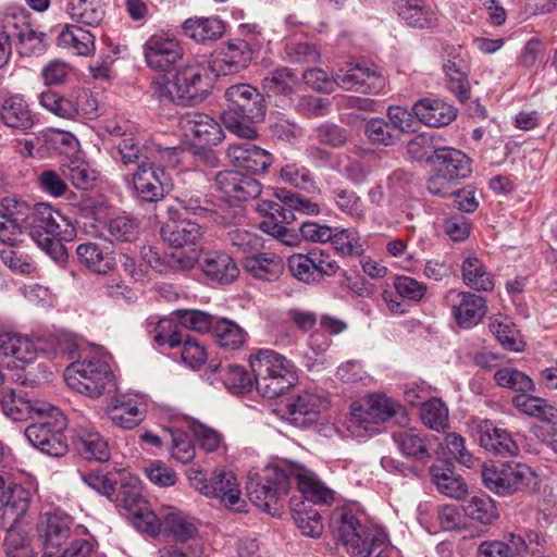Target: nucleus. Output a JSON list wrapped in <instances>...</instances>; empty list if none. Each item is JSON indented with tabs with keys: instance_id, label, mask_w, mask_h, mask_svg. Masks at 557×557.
Returning <instances> with one entry per match:
<instances>
[{
	"instance_id": "17",
	"label": "nucleus",
	"mask_w": 557,
	"mask_h": 557,
	"mask_svg": "<svg viewBox=\"0 0 557 557\" xmlns=\"http://www.w3.org/2000/svg\"><path fill=\"white\" fill-rule=\"evenodd\" d=\"M146 63L154 71L166 72L183 57L178 40L166 34H154L144 45Z\"/></svg>"
},
{
	"instance_id": "52",
	"label": "nucleus",
	"mask_w": 557,
	"mask_h": 557,
	"mask_svg": "<svg viewBox=\"0 0 557 557\" xmlns=\"http://www.w3.org/2000/svg\"><path fill=\"white\" fill-rule=\"evenodd\" d=\"M490 331L499 342V344L508 350L522 351L524 344L519 337L518 330L509 322H503L499 319H491L488 323Z\"/></svg>"
},
{
	"instance_id": "36",
	"label": "nucleus",
	"mask_w": 557,
	"mask_h": 557,
	"mask_svg": "<svg viewBox=\"0 0 557 557\" xmlns=\"http://www.w3.org/2000/svg\"><path fill=\"white\" fill-rule=\"evenodd\" d=\"M78 261L90 271L107 274L115 264L113 252L104 249L100 244L86 242L76 247Z\"/></svg>"
},
{
	"instance_id": "60",
	"label": "nucleus",
	"mask_w": 557,
	"mask_h": 557,
	"mask_svg": "<svg viewBox=\"0 0 557 557\" xmlns=\"http://www.w3.org/2000/svg\"><path fill=\"white\" fill-rule=\"evenodd\" d=\"M440 148L434 145V139L428 134H419L407 144V152L416 161H425L433 165L435 152Z\"/></svg>"
},
{
	"instance_id": "37",
	"label": "nucleus",
	"mask_w": 557,
	"mask_h": 557,
	"mask_svg": "<svg viewBox=\"0 0 557 557\" xmlns=\"http://www.w3.org/2000/svg\"><path fill=\"white\" fill-rule=\"evenodd\" d=\"M202 272L221 284L232 283L238 275V268L231 256L220 251L209 252L201 261Z\"/></svg>"
},
{
	"instance_id": "40",
	"label": "nucleus",
	"mask_w": 557,
	"mask_h": 557,
	"mask_svg": "<svg viewBox=\"0 0 557 557\" xmlns=\"http://www.w3.org/2000/svg\"><path fill=\"white\" fill-rule=\"evenodd\" d=\"M461 276L463 283L471 289L488 292L494 288L493 275L487 271L485 264L476 257H467L461 264Z\"/></svg>"
},
{
	"instance_id": "9",
	"label": "nucleus",
	"mask_w": 557,
	"mask_h": 557,
	"mask_svg": "<svg viewBox=\"0 0 557 557\" xmlns=\"http://www.w3.org/2000/svg\"><path fill=\"white\" fill-rule=\"evenodd\" d=\"M37 416L39 421L25 429V436L29 443L49 456L65 455L67 451V443L63 433L67 426L65 416L53 406H47L46 411Z\"/></svg>"
},
{
	"instance_id": "49",
	"label": "nucleus",
	"mask_w": 557,
	"mask_h": 557,
	"mask_svg": "<svg viewBox=\"0 0 557 557\" xmlns=\"http://www.w3.org/2000/svg\"><path fill=\"white\" fill-rule=\"evenodd\" d=\"M366 136L372 145L389 147L399 139V134L395 131V126L389 125L382 117H373L366 124Z\"/></svg>"
},
{
	"instance_id": "14",
	"label": "nucleus",
	"mask_w": 557,
	"mask_h": 557,
	"mask_svg": "<svg viewBox=\"0 0 557 557\" xmlns=\"http://www.w3.org/2000/svg\"><path fill=\"white\" fill-rule=\"evenodd\" d=\"M396 407L397 405L385 395H372L363 406L352 408L348 429L357 435L361 434V430L372 434L379 424L395 416Z\"/></svg>"
},
{
	"instance_id": "32",
	"label": "nucleus",
	"mask_w": 557,
	"mask_h": 557,
	"mask_svg": "<svg viewBox=\"0 0 557 557\" xmlns=\"http://www.w3.org/2000/svg\"><path fill=\"white\" fill-rule=\"evenodd\" d=\"M162 239L171 247L180 249L196 246L202 235V227L190 220L166 221L160 228Z\"/></svg>"
},
{
	"instance_id": "22",
	"label": "nucleus",
	"mask_w": 557,
	"mask_h": 557,
	"mask_svg": "<svg viewBox=\"0 0 557 557\" xmlns=\"http://www.w3.org/2000/svg\"><path fill=\"white\" fill-rule=\"evenodd\" d=\"M214 182L220 191L238 201L253 199L261 193V184L239 171H221L215 174Z\"/></svg>"
},
{
	"instance_id": "59",
	"label": "nucleus",
	"mask_w": 557,
	"mask_h": 557,
	"mask_svg": "<svg viewBox=\"0 0 557 557\" xmlns=\"http://www.w3.org/2000/svg\"><path fill=\"white\" fill-rule=\"evenodd\" d=\"M18 51L24 55L41 54L47 49L46 34L24 24L17 34Z\"/></svg>"
},
{
	"instance_id": "46",
	"label": "nucleus",
	"mask_w": 557,
	"mask_h": 557,
	"mask_svg": "<svg viewBox=\"0 0 557 557\" xmlns=\"http://www.w3.org/2000/svg\"><path fill=\"white\" fill-rule=\"evenodd\" d=\"M336 208L355 222L366 220L367 210L362 199L352 190L337 188L332 191Z\"/></svg>"
},
{
	"instance_id": "45",
	"label": "nucleus",
	"mask_w": 557,
	"mask_h": 557,
	"mask_svg": "<svg viewBox=\"0 0 557 557\" xmlns=\"http://www.w3.org/2000/svg\"><path fill=\"white\" fill-rule=\"evenodd\" d=\"M494 380L498 386L511 389L517 394L533 393L535 391L533 380L513 367L498 369L494 374Z\"/></svg>"
},
{
	"instance_id": "13",
	"label": "nucleus",
	"mask_w": 557,
	"mask_h": 557,
	"mask_svg": "<svg viewBox=\"0 0 557 557\" xmlns=\"http://www.w3.org/2000/svg\"><path fill=\"white\" fill-rule=\"evenodd\" d=\"M32 495L28 490L17 484L12 475L1 470L0 473V528L16 525L27 512Z\"/></svg>"
},
{
	"instance_id": "33",
	"label": "nucleus",
	"mask_w": 557,
	"mask_h": 557,
	"mask_svg": "<svg viewBox=\"0 0 557 557\" xmlns=\"http://www.w3.org/2000/svg\"><path fill=\"white\" fill-rule=\"evenodd\" d=\"M186 475L190 485L206 497H213L216 493H221L218 485L223 482V480L226 481V486L231 488L228 490V497H224V499L230 502V499L236 497V495H234L236 491L234 490L235 484L232 471L223 468L215 469L208 481L206 474L199 468L191 467L187 470Z\"/></svg>"
},
{
	"instance_id": "64",
	"label": "nucleus",
	"mask_w": 557,
	"mask_h": 557,
	"mask_svg": "<svg viewBox=\"0 0 557 557\" xmlns=\"http://www.w3.org/2000/svg\"><path fill=\"white\" fill-rule=\"evenodd\" d=\"M1 260L12 271L28 274L34 270L32 258L17 245L1 250Z\"/></svg>"
},
{
	"instance_id": "1",
	"label": "nucleus",
	"mask_w": 557,
	"mask_h": 557,
	"mask_svg": "<svg viewBox=\"0 0 557 557\" xmlns=\"http://www.w3.org/2000/svg\"><path fill=\"white\" fill-rule=\"evenodd\" d=\"M208 67L199 62L187 63L171 75H159L151 83L152 95L160 102L193 106L209 91Z\"/></svg>"
},
{
	"instance_id": "31",
	"label": "nucleus",
	"mask_w": 557,
	"mask_h": 557,
	"mask_svg": "<svg viewBox=\"0 0 557 557\" xmlns=\"http://www.w3.org/2000/svg\"><path fill=\"white\" fill-rule=\"evenodd\" d=\"M395 10L413 28L431 29L438 24L436 12L425 0H395Z\"/></svg>"
},
{
	"instance_id": "63",
	"label": "nucleus",
	"mask_w": 557,
	"mask_h": 557,
	"mask_svg": "<svg viewBox=\"0 0 557 557\" xmlns=\"http://www.w3.org/2000/svg\"><path fill=\"white\" fill-rule=\"evenodd\" d=\"M14 527L2 528L7 531L4 537V550L8 557H33V550L28 539Z\"/></svg>"
},
{
	"instance_id": "34",
	"label": "nucleus",
	"mask_w": 557,
	"mask_h": 557,
	"mask_svg": "<svg viewBox=\"0 0 557 557\" xmlns=\"http://www.w3.org/2000/svg\"><path fill=\"white\" fill-rule=\"evenodd\" d=\"M244 269L255 278L264 282L276 281L284 272V260L274 252H258L246 256Z\"/></svg>"
},
{
	"instance_id": "30",
	"label": "nucleus",
	"mask_w": 557,
	"mask_h": 557,
	"mask_svg": "<svg viewBox=\"0 0 557 557\" xmlns=\"http://www.w3.org/2000/svg\"><path fill=\"white\" fill-rule=\"evenodd\" d=\"M111 422L121 429L131 430L145 419V410L137 399L121 395L114 397L106 409Z\"/></svg>"
},
{
	"instance_id": "21",
	"label": "nucleus",
	"mask_w": 557,
	"mask_h": 557,
	"mask_svg": "<svg viewBox=\"0 0 557 557\" xmlns=\"http://www.w3.org/2000/svg\"><path fill=\"white\" fill-rule=\"evenodd\" d=\"M226 157L234 166L253 174L267 172L273 161L271 153L250 141L231 144Z\"/></svg>"
},
{
	"instance_id": "56",
	"label": "nucleus",
	"mask_w": 557,
	"mask_h": 557,
	"mask_svg": "<svg viewBox=\"0 0 557 557\" xmlns=\"http://www.w3.org/2000/svg\"><path fill=\"white\" fill-rule=\"evenodd\" d=\"M423 423L435 431H440L448 424V408L438 398L425 401L421 407Z\"/></svg>"
},
{
	"instance_id": "50",
	"label": "nucleus",
	"mask_w": 557,
	"mask_h": 557,
	"mask_svg": "<svg viewBox=\"0 0 557 557\" xmlns=\"http://www.w3.org/2000/svg\"><path fill=\"white\" fill-rule=\"evenodd\" d=\"M166 437L170 438L169 444L171 456L182 463H188L195 458V446L189 435L178 429L170 428L166 430Z\"/></svg>"
},
{
	"instance_id": "43",
	"label": "nucleus",
	"mask_w": 557,
	"mask_h": 557,
	"mask_svg": "<svg viewBox=\"0 0 557 557\" xmlns=\"http://www.w3.org/2000/svg\"><path fill=\"white\" fill-rule=\"evenodd\" d=\"M58 45L78 55H88L95 50V35L81 26L66 25L58 36Z\"/></svg>"
},
{
	"instance_id": "18",
	"label": "nucleus",
	"mask_w": 557,
	"mask_h": 557,
	"mask_svg": "<svg viewBox=\"0 0 557 557\" xmlns=\"http://www.w3.org/2000/svg\"><path fill=\"white\" fill-rule=\"evenodd\" d=\"M251 57L252 51L247 41L233 39L213 53L210 66L216 76L235 74L248 66Z\"/></svg>"
},
{
	"instance_id": "25",
	"label": "nucleus",
	"mask_w": 557,
	"mask_h": 557,
	"mask_svg": "<svg viewBox=\"0 0 557 557\" xmlns=\"http://www.w3.org/2000/svg\"><path fill=\"white\" fill-rule=\"evenodd\" d=\"M72 521L69 517L57 513L48 515L40 528V539L44 545V557H59L66 548L62 545L70 537Z\"/></svg>"
},
{
	"instance_id": "39",
	"label": "nucleus",
	"mask_w": 557,
	"mask_h": 557,
	"mask_svg": "<svg viewBox=\"0 0 557 557\" xmlns=\"http://www.w3.org/2000/svg\"><path fill=\"white\" fill-rule=\"evenodd\" d=\"M209 370L218 374L224 386L233 393L249 391L252 385L249 374L238 364L211 361Z\"/></svg>"
},
{
	"instance_id": "44",
	"label": "nucleus",
	"mask_w": 557,
	"mask_h": 557,
	"mask_svg": "<svg viewBox=\"0 0 557 557\" xmlns=\"http://www.w3.org/2000/svg\"><path fill=\"white\" fill-rule=\"evenodd\" d=\"M468 518L482 524H492L498 518V510L494 499L486 495H475L467 499L462 506Z\"/></svg>"
},
{
	"instance_id": "11",
	"label": "nucleus",
	"mask_w": 557,
	"mask_h": 557,
	"mask_svg": "<svg viewBox=\"0 0 557 557\" xmlns=\"http://www.w3.org/2000/svg\"><path fill=\"white\" fill-rule=\"evenodd\" d=\"M288 466H268L257 479L247 483V493L251 503L267 512L286 496L290 482Z\"/></svg>"
},
{
	"instance_id": "55",
	"label": "nucleus",
	"mask_w": 557,
	"mask_h": 557,
	"mask_svg": "<svg viewBox=\"0 0 557 557\" xmlns=\"http://www.w3.org/2000/svg\"><path fill=\"white\" fill-rule=\"evenodd\" d=\"M297 84L296 73L288 67L276 69L263 79L264 88L268 91L282 95H290Z\"/></svg>"
},
{
	"instance_id": "23",
	"label": "nucleus",
	"mask_w": 557,
	"mask_h": 557,
	"mask_svg": "<svg viewBox=\"0 0 557 557\" xmlns=\"http://www.w3.org/2000/svg\"><path fill=\"white\" fill-rule=\"evenodd\" d=\"M329 401L325 397L305 391L294 397L286 405L288 420L297 426H307L317 421L321 411L327 408Z\"/></svg>"
},
{
	"instance_id": "58",
	"label": "nucleus",
	"mask_w": 557,
	"mask_h": 557,
	"mask_svg": "<svg viewBox=\"0 0 557 557\" xmlns=\"http://www.w3.org/2000/svg\"><path fill=\"white\" fill-rule=\"evenodd\" d=\"M347 131L336 124L323 123L315 127L310 139L319 145L339 148L347 141Z\"/></svg>"
},
{
	"instance_id": "19",
	"label": "nucleus",
	"mask_w": 557,
	"mask_h": 557,
	"mask_svg": "<svg viewBox=\"0 0 557 557\" xmlns=\"http://www.w3.org/2000/svg\"><path fill=\"white\" fill-rule=\"evenodd\" d=\"M479 444L486 451L502 457H513L520 451L519 444L511 433L488 419L481 420L475 426Z\"/></svg>"
},
{
	"instance_id": "62",
	"label": "nucleus",
	"mask_w": 557,
	"mask_h": 557,
	"mask_svg": "<svg viewBox=\"0 0 557 557\" xmlns=\"http://www.w3.org/2000/svg\"><path fill=\"white\" fill-rule=\"evenodd\" d=\"M39 98L42 107L60 117L73 119L78 112L73 101L57 92L45 91Z\"/></svg>"
},
{
	"instance_id": "5",
	"label": "nucleus",
	"mask_w": 557,
	"mask_h": 557,
	"mask_svg": "<svg viewBox=\"0 0 557 557\" xmlns=\"http://www.w3.org/2000/svg\"><path fill=\"white\" fill-rule=\"evenodd\" d=\"M330 527L335 539L355 557H380L386 547L387 535L367 529L350 511L333 515Z\"/></svg>"
},
{
	"instance_id": "42",
	"label": "nucleus",
	"mask_w": 557,
	"mask_h": 557,
	"mask_svg": "<svg viewBox=\"0 0 557 557\" xmlns=\"http://www.w3.org/2000/svg\"><path fill=\"white\" fill-rule=\"evenodd\" d=\"M66 12L73 21L92 27L98 26L106 15L101 0H67Z\"/></svg>"
},
{
	"instance_id": "57",
	"label": "nucleus",
	"mask_w": 557,
	"mask_h": 557,
	"mask_svg": "<svg viewBox=\"0 0 557 557\" xmlns=\"http://www.w3.org/2000/svg\"><path fill=\"white\" fill-rule=\"evenodd\" d=\"M282 181L305 191H314L317 189L315 182L310 171L296 163L287 164L280 171Z\"/></svg>"
},
{
	"instance_id": "15",
	"label": "nucleus",
	"mask_w": 557,
	"mask_h": 557,
	"mask_svg": "<svg viewBox=\"0 0 557 557\" xmlns=\"http://www.w3.org/2000/svg\"><path fill=\"white\" fill-rule=\"evenodd\" d=\"M335 88L361 94H380L386 86L381 72L360 64H349L348 69H338L334 73Z\"/></svg>"
},
{
	"instance_id": "29",
	"label": "nucleus",
	"mask_w": 557,
	"mask_h": 557,
	"mask_svg": "<svg viewBox=\"0 0 557 557\" xmlns=\"http://www.w3.org/2000/svg\"><path fill=\"white\" fill-rule=\"evenodd\" d=\"M393 440L404 456L422 463L430 460V450L437 442L435 436H424L417 429L401 430L393 435Z\"/></svg>"
},
{
	"instance_id": "28",
	"label": "nucleus",
	"mask_w": 557,
	"mask_h": 557,
	"mask_svg": "<svg viewBox=\"0 0 557 557\" xmlns=\"http://www.w3.org/2000/svg\"><path fill=\"white\" fill-rule=\"evenodd\" d=\"M73 445L86 460L107 461L110 457L108 442L94 428L78 425L74 429Z\"/></svg>"
},
{
	"instance_id": "41",
	"label": "nucleus",
	"mask_w": 557,
	"mask_h": 557,
	"mask_svg": "<svg viewBox=\"0 0 557 557\" xmlns=\"http://www.w3.org/2000/svg\"><path fill=\"white\" fill-rule=\"evenodd\" d=\"M0 120L9 127L24 131L34 124L27 103L20 97H10L4 100L0 109Z\"/></svg>"
},
{
	"instance_id": "16",
	"label": "nucleus",
	"mask_w": 557,
	"mask_h": 557,
	"mask_svg": "<svg viewBox=\"0 0 557 557\" xmlns=\"http://www.w3.org/2000/svg\"><path fill=\"white\" fill-rule=\"evenodd\" d=\"M446 301L456 324L465 330L478 325L487 311L485 298L470 292L449 290Z\"/></svg>"
},
{
	"instance_id": "51",
	"label": "nucleus",
	"mask_w": 557,
	"mask_h": 557,
	"mask_svg": "<svg viewBox=\"0 0 557 557\" xmlns=\"http://www.w3.org/2000/svg\"><path fill=\"white\" fill-rule=\"evenodd\" d=\"M176 322L191 331L206 333L213 327V317L196 309H180L172 313Z\"/></svg>"
},
{
	"instance_id": "8",
	"label": "nucleus",
	"mask_w": 557,
	"mask_h": 557,
	"mask_svg": "<svg viewBox=\"0 0 557 557\" xmlns=\"http://www.w3.org/2000/svg\"><path fill=\"white\" fill-rule=\"evenodd\" d=\"M433 168L426 188L431 194L441 197L450 196L451 188L472 172L470 158L462 151L448 147L436 150Z\"/></svg>"
},
{
	"instance_id": "61",
	"label": "nucleus",
	"mask_w": 557,
	"mask_h": 557,
	"mask_svg": "<svg viewBox=\"0 0 557 557\" xmlns=\"http://www.w3.org/2000/svg\"><path fill=\"white\" fill-rule=\"evenodd\" d=\"M174 319H161L157 322L153 330V341L159 346L168 345L175 348L182 345L183 334L181 333L177 322Z\"/></svg>"
},
{
	"instance_id": "20",
	"label": "nucleus",
	"mask_w": 557,
	"mask_h": 557,
	"mask_svg": "<svg viewBox=\"0 0 557 557\" xmlns=\"http://www.w3.org/2000/svg\"><path fill=\"white\" fill-rule=\"evenodd\" d=\"M290 484L295 482L304 497L313 504L331 505L335 492L327 487L313 471L300 465H288Z\"/></svg>"
},
{
	"instance_id": "35",
	"label": "nucleus",
	"mask_w": 557,
	"mask_h": 557,
	"mask_svg": "<svg viewBox=\"0 0 557 557\" xmlns=\"http://www.w3.org/2000/svg\"><path fill=\"white\" fill-rule=\"evenodd\" d=\"M511 403L520 413L549 425H557V407L547 399L524 393L515 395Z\"/></svg>"
},
{
	"instance_id": "24",
	"label": "nucleus",
	"mask_w": 557,
	"mask_h": 557,
	"mask_svg": "<svg viewBox=\"0 0 557 557\" xmlns=\"http://www.w3.org/2000/svg\"><path fill=\"white\" fill-rule=\"evenodd\" d=\"M180 126L186 135H193L199 145L214 146L223 138L220 124L210 115L193 111L183 114Z\"/></svg>"
},
{
	"instance_id": "7",
	"label": "nucleus",
	"mask_w": 557,
	"mask_h": 557,
	"mask_svg": "<svg viewBox=\"0 0 557 557\" xmlns=\"http://www.w3.org/2000/svg\"><path fill=\"white\" fill-rule=\"evenodd\" d=\"M64 380L70 388L89 397H99L115 385L110 364L99 357L73 361L64 371Z\"/></svg>"
},
{
	"instance_id": "6",
	"label": "nucleus",
	"mask_w": 557,
	"mask_h": 557,
	"mask_svg": "<svg viewBox=\"0 0 557 557\" xmlns=\"http://www.w3.org/2000/svg\"><path fill=\"white\" fill-rule=\"evenodd\" d=\"M176 162V149L148 150L146 160L139 163L133 173V184L138 197L148 202H156L163 198L165 187L170 186V178L164 166Z\"/></svg>"
},
{
	"instance_id": "26",
	"label": "nucleus",
	"mask_w": 557,
	"mask_h": 557,
	"mask_svg": "<svg viewBox=\"0 0 557 557\" xmlns=\"http://www.w3.org/2000/svg\"><path fill=\"white\" fill-rule=\"evenodd\" d=\"M417 119L430 127L449 125L457 116V109L441 98H423L413 104Z\"/></svg>"
},
{
	"instance_id": "54",
	"label": "nucleus",
	"mask_w": 557,
	"mask_h": 557,
	"mask_svg": "<svg viewBox=\"0 0 557 557\" xmlns=\"http://www.w3.org/2000/svg\"><path fill=\"white\" fill-rule=\"evenodd\" d=\"M151 149H162L159 146L150 145L141 147L139 141L134 137V135L129 137L122 138L117 144V151L121 158V161L124 165L143 163L146 160V156L148 150Z\"/></svg>"
},
{
	"instance_id": "2",
	"label": "nucleus",
	"mask_w": 557,
	"mask_h": 557,
	"mask_svg": "<svg viewBox=\"0 0 557 557\" xmlns=\"http://www.w3.org/2000/svg\"><path fill=\"white\" fill-rule=\"evenodd\" d=\"M224 97L227 102L222 114L224 126L240 138H256L257 131L251 124L265 116L263 96L249 84H236L225 90Z\"/></svg>"
},
{
	"instance_id": "12",
	"label": "nucleus",
	"mask_w": 557,
	"mask_h": 557,
	"mask_svg": "<svg viewBox=\"0 0 557 557\" xmlns=\"http://www.w3.org/2000/svg\"><path fill=\"white\" fill-rule=\"evenodd\" d=\"M63 216L60 212L52 209L48 203H37L33 207L26 223L32 238L46 250L48 253L57 258L64 255V247L58 238L60 234V221Z\"/></svg>"
},
{
	"instance_id": "3",
	"label": "nucleus",
	"mask_w": 557,
	"mask_h": 557,
	"mask_svg": "<svg viewBox=\"0 0 557 557\" xmlns=\"http://www.w3.org/2000/svg\"><path fill=\"white\" fill-rule=\"evenodd\" d=\"M481 478L488 491L503 497L536 493L541 482L535 470L518 461L482 463Z\"/></svg>"
},
{
	"instance_id": "53",
	"label": "nucleus",
	"mask_w": 557,
	"mask_h": 557,
	"mask_svg": "<svg viewBox=\"0 0 557 557\" xmlns=\"http://www.w3.org/2000/svg\"><path fill=\"white\" fill-rule=\"evenodd\" d=\"M284 53L288 62L300 65L317 64L321 59L319 49L310 42H287Z\"/></svg>"
},
{
	"instance_id": "48",
	"label": "nucleus",
	"mask_w": 557,
	"mask_h": 557,
	"mask_svg": "<svg viewBox=\"0 0 557 557\" xmlns=\"http://www.w3.org/2000/svg\"><path fill=\"white\" fill-rule=\"evenodd\" d=\"M106 230L111 243H133L139 236L138 222L125 215L109 220Z\"/></svg>"
},
{
	"instance_id": "47",
	"label": "nucleus",
	"mask_w": 557,
	"mask_h": 557,
	"mask_svg": "<svg viewBox=\"0 0 557 557\" xmlns=\"http://www.w3.org/2000/svg\"><path fill=\"white\" fill-rule=\"evenodd\" d=\"M213 335L220 346L237 349L239 348L246 337V332L235 322L222 318L213 324Z\"/></svg>"
},
{
	"instance_id": "27",
	"label": "nucleus",
	"mask_w": 557,
	"mask_h": 557,
	"mask_svg": "<svg viewBox=\"0 0 557 557\" xmlns=\"http://www.w3.org/2000/svg\"><path fill=\"white\" fill-rule=\"evenodd\" d=\"M0 404L4 414L14 421H24L35 418L38 413L46 411V404L33 403L28 399L23 389H0Z\"/></svg>"
},
{
	"instance_id": "4",
	"label": "nucleus",
	"mask_w": 557,
	"mask_h": 557,
	"mask_svg": "<svg viewBox=\"0 0 557 557\" xmlns=\"http://www.w3.org/2000/svg\"><path fill=\"white\" fill-rule=\"evenodd\" d=\"M250 368L258 393L269 399L284 394L297 380L294 363L271 349H260L251 356Z\"/></svg>"
},
{
	"instance_id": "38",
	"label": "nucleus",
	"mask_w": 557,
	"mask_h": 557,
	"mask_svg": "<svg viewBox=\"0 0 557 557\" xmlns=\"http://www.w3.org/2000/svg\"><path fill=\"white\" fill-rule=\"evenodd\" d=\"M183 30L187 37L205 44L218 40L224 34L225 26L218 17H193L184 22Z\"/></svg>"
},
{
	"instance_id": "10",
	"label": "nucleus",
	"mask_w": 557,
	"mask_h": 557,
	"mask_svg": "<svg viewBox=\"0 0 557 557\" xmlns=\"http://www.w3.org/2000/svg\"><path fill=\"white\" fill-rule=\"evenodd\" d=\"M164 530L169 545L160 550V557H201L202 546L191 517L172 510L164 517Z\"/></svg>"
}]
</instances>
